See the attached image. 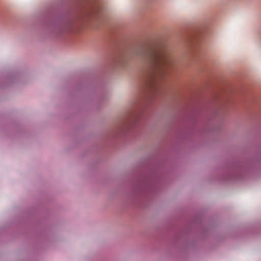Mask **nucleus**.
Segmentation results:
<instances>
[{"label": "nucleus", "instance_id": "obj_1", "mask_svg": "<svg viewBox=\"0 0 261 261\" xmlns=\"http://www.w3.org/2000/svg\"><path fill=\"white\" fill-rule=\"evenodd\" d=\"M140 56L149 68L147 87L153 92L159 91L157 84L166 72V68L171 64L172 59L168 52L164 49L153 48L141 50Z\"/></svg>", "mask_w": 261, "mask_h": 261}, {"label": "nucleus", "instance_id": "obj_2", "mask_svg": "<svg viewBox=\"0 0 261 261\" xmlns=\"http://www.w3.org/2000/svg\"><path fill=\"white\" fill-rule=\"evenodd\" d=\"M102 9L99 5L94 6L89 12V16L93 19L98 18L101 13Z\"/></svg>", "mask_w": 261, "mask_h": 261}]
</instances>
